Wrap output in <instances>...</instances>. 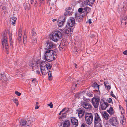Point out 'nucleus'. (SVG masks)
<instances>
[{
    "label": "nucleus",
    "mask_w": 127,
    "mask_h": 127,
    "mask_svg": "<svg viewBox=\"0 0 127 127\" xmlns=\"http://www.w3.org/2000/svg\"><path fill=\"white\" fill-rule=\"evenodd\" d=\"M57 20V19H53L52 21L53 22H54L55 21H56Z\"/></svg>",
    "instance_id": "57"
},
{
    "label": "nucleus",
    "mask_w": 127,
    "mask_h": 127,
    "mask_svg": "<svg viewBox=\"0 0 127 127\" xmlns=\"http://www.w3.org/2000/svg\"><path fill=\"white\" fill-rule=\"evenodd\" d=\"M15 94L18 96H20L21 95V93L17 91H15Z\"/></svg>",
    "instance_id": "41"
},
{
    "label": "nucleus",
    "mask_w": 127,
    "mask_h": 127,
    "mask_svg": "<svg viewBox=\"0 0 127 127\" xmlns=\"http://www.w3.org/2000/svg\"><path fill=\"white\" fill-rule=\"evenodd\" d=\"M125 101L126 102V107L127 108V99Z\"/></svg>",
    "instance_id": "58"
},
{
    "label": "nucleus",
    "mask_w": 127,
    "mask_h": 127,
    "mask_svg": "<svg viewBox=\"0 0 127 127\" xmlns=\"http://www.w3.org/2000/svg\"><path fill=\"white\" fill-rule=\"evenodd\" d=\"M75 17H76V18H77V15H75Z\"/></svg>",
    "instance_id": "63"
},
{
    "label": "nucleus",
    "mask_w": 127,
    "mask_h": 127,
    "mask_svg": "<svg viewBox=\"0 0 127 127\" xmlns=\"http://www.w3.org/2000/svg\"><path fill=\"white\" fill-rule=\"evenodd\" d=\"M75 24V19L72 17H70L67 22V26L70 27H72Z\"/></svg>",
    "instance_id": "10"
},
{
    "label": "nucleus",
    "mask_w": 127,
    "mask_h": 127,
    "mask_svg": "<svg viewBox=\"0 0 127 127\" xmlns=\"http://www.w3.org/2000/svg\"><path fill=\"white\" fill-rule=\"evenodd\" d=\"M66 113L64 112L62 113V116L63 117H64L66 116Z\"/></svg>",
    "instance_id": "46"
},
{
    "label": "nucleus",
    "mask_w": 127,
    "mask_h": 127,
    "mask_svg": "<svg viewBox=\"0 0 127 127\" xmlns=\"http://www.w3.org/2000/svg\"><path fill=\"white\" fill-rule=\"evenodd\" d=\"M2 9L3 10H4V11L5 12V10L6 9L5 8V7H3L2 8Z\"/></svg>",
    "instance_id": "52"
},
{
    "label": "nucleus",
    "mask_w": 127,
    "mask_h": 127,
    "mask_svg": "<svg viewBox=\"0 0 127 127\" xmlns=\"http://www.w3.org/2000/svg\"><path fill=\"white\" fill-rule=\"evenodd\" d=\"M92 19H89L86 22V23H89L90 24L92 23L91 22Z\"/></svg>",
    "instance_id": "42"
},
{
    "label": "nucleus",
    "mask_w": 127,
    "mask_h": 127,
    "mask_svg": "<svg viewBox=\"0 0 127 127\" xmlns=\"http://www.w3.org/2000/svg\"><path fill=\"white\" fill-rule=\"evenodd\" d=\"M68 110V109L67 108H63L61 111L63 112H64L66 113L67 112V111Z\"/></svg>",
    "instance_id": "34"
},
{
    "label": "nucleus",
    "mask_w": 127,
    "mask_h": 127,
    "mask_svg": "<svg viewBox=\"0 0 127 127\" xmlns=\"http://www.w3.org/2000/svg\"><path fill=\"white\" fill-rule=\"evenodd\" d=\"M66 12L64 13V15L65 16L67 15H68L71 14V13L69 10H65Z\"/></svg>",
    "instance_id": "31"
},
{
    "label": "nucleus",
    "mask_w": 127,
    "mask_h": 127,
    "mask_svg": "<svg viewBox=\"0 0 127 127\" xmlns=\"http://www.w3.org/2000/svg\"><path fill=\"white\" fill-rule=\"evenodd\" d=\"M44 0H39V4H40V6H41V3H42V2L43 3V2L44 1Z\"/></svg>",
    "instance_id": "48"
},
{
    "label": "nucleus",
    "mask_w": 127,
    "mask_h": 127,
    "mask_svg": "<svg viewBox=\"0 0 127 127\" xmlns=\"http://www.w3.org/2000/svg\"><path fill=\"white\" fill-rule=\"evenodd\" d=\"M102 120L98 113L95 114L94 117V125L102 124Z\"/></svg>",
    "instance_id": "5"
},
{
    "label": "nucleus",
    "mask_w": 127,
    "mask_h": 127,
    "mask_svg": "<svg viewBox=\"0 0 127 127\" xmlns=\"http://www.w3.org/2000/svg\"><path fill=\"white\" fill-rule=\"evenodd\" d=\"M100 100V99L98 98L94 97L92 99L93 105L95 108H97L98 107Z\"/></svg>",
    "instance_id": "9"
},
{
    "label": "nucleus",
    "mask_w": 127,
    "mask_h": 127,
    "mask_svg": "<svg viewBox=\"0 0 127 127\" xmlns=\"http://www.w3.org/2000/svg\"><path fill=\"white\" fill-rule=\"evenodd\" d=\"M24 7L25 9L26 10V4H25L24 5Z\"/></svg>",
    "instance_id": "53"
},
{
    "label": "nucleus",
    "mask_w": 127,
    "mask_h": 127,
    "mask_svg": "<svg viewBox=\"0 0 127 127\" xmlns=\"http://www.w3.org/2000/svg\"><path fill=\"white\" fill-rule=\"evenodd\" d=\"M104 84L106 88L108 90H109L111 89V87L109 85V84L108 83L104 82Z\"/></svg>",
    "instance_id": "24"
},
{
    "label": "nucleus",
    "mask_w": 127,
    "mask_h": 127,
    "mask_svg": "<svg viewBox=\"0 0 127 127\" xmlns=\"http://www.w3.org/2000/svg\"><path fill=\"white\" fill-rule=\"evenodd\" d=\"M83 106L85 108L89 109L91 108L92 106L91 104L87 102H83Z\"/></svg>",
    "instance_id": "17"
},
{
    "label": "nucleus",
    "mask_w": 127,
    "mask_h": 127,
    "mask_svg": "<svg viewBox=\"0 0 127 127\" xmlns=\"http://www.w3.org/2000/svg\"><path fill=\"white\" fill-rule=\"evenodd\" d=\"M109 123L111 125L115 126H116L118 124L117 119L114 117H111L110 119Z\"/></svg>",
    "instance_id": "11"
},
{
    "label": "nucleus",
    "mask_w": 127,
    "mask_h": 127,
    "mask_svg": "<svg viewBox=\"0 0 127 127\" xmlns=\"http://www.w3.org/2000/svg\"><path fill=\"white\" fill-rule=\"evenodd\" d=\"M81 127H88L87 125L85 123H83L81 126Z\"/></svg>",
    "instance_id": "40"
},
{
    "label": "nucleus",
    "mask_w": 127,
    "mask_h": 127,
    "mask_svg": "<svg viewBox=\"0 0 127 127\" xmlns=\"http://www.w3.org/2000/svg\"><path fill=\"white\" fill-rule=\"evenodd\" d=\"M55 52L52 50H48L44 54L45 59L49 62L54 60L56 57Z\"/></svg>",
    "instance_id": "2"
},
{
    "label": "nucleus",
    "mask_w": 127,
    "mask_h": 127,
    "mask_svg": "<svg viewBox=\"0 0 127 127\" xmlns=\"http://www.w3.org/2000/svg\"><path fill=\"white\" fill-rule=\"evenodd\" d=\"M63 24L64 22L63 21H58V26L60 27L62 26L63 25Z\"/></svg>",
    "instance_id": "30"
},
{
    "label": "nucleus",
    "mask_w": 127,
    "mask_h": 127,
    "mask_svg": "<svg viewBox=\"0 0 127 127\" xmlns=\"http://www.w3.org/2000/svg\"><path fill=\"white\" fill-rule=\"evenodd\" d=\"M85 122L87 124L90 125L92 123L93 120V116L91 113H88L85 116Z\"/></svg>",
    "instance_id": "6"
},
{
    "label": "nucleus",
    "mask_w": 127,
    "mask_h": 127,
    "mask_svg": "<svg viewBox=\"0 0 127 127\" xmlns=\"http://www.w3.org/2000/svg\"><path fill=\"white\" fill-rule=\"evenodd\" d=\"M14 102L16 104L17 106L18 104V101L17 99L16 98H15L13 100Z\"/></svg>",
    "instance_id": "33"
},
{
    "label": "nucleus",
    "mask_w": 127,
    "mask_h": 127,
    "mask_svg": "<svg viewBox=\"0 0 127 127\" xmlns=\"http://www.w3.org/2000/svg\"><path fill=\"white\" fill-rule=\"evenodd\" d=\"M2 44L3 48H4V46L6 51L8 52V39L7 37L4 36L3 37L2 39Z\"/></svg>",
    "instance_id": "7"
},
{
    "label": "nucleus",
    "mask_w": 127,
    "mask_h": 127,
    "mask_svg": "<svg viewBox=\"0 0 127 127\" xmlns=\"http://www.w3.org/2000/svg\"><path fill=\"white\" fill-rule=\"evenodd\" d=\"M32 41L34 43H37V40L35 38H34L33 39Z\"/></svg>",
    "instance_id": "44"
},
{
    "label": "nucleus",
    "mask_w": 127,
    "mask_h": 127,
    "mask_svg": "<svg viewBox=\"0 0 127 127\" xmlns=\"http://www.w3.org/2000/svg\"><path fill=\"white\" fill-rule=\"evenodd\" d=\"M27 38V36L26 35V34H25L24 33V38H23V43L24 44H25V43L24 42L25 41V40H26V41Z\"/></svg>",
    "instance_id": "36"
},
{
    "label": "nucleus",
    "mask_w": 127,
    "mask_h": 127,
    "mask_svg": "<svg viewBox=\"0 0 127 127\" xmlns=\"http://www.w3.org/2000/svg\"><path fill=\"white\" fill-rule=\"evenodd\" d=\"M12 35L11 34H10L9 35V42H10V44L11 45L12 44Z\"/></svg>",
    "instance_id": "35"
},
{
    "label": "nucleus",
    "mask_w": 127,
    "mask_h": 127,
    "mask_svg": "<svg viewBox=\"0 0 127 127\" xmlns=\"http://www.w3.org/2000/svg\"><path fill=\"white\" fill-rule=\"evenodd\" d=\"M101 115L103 118L106 120H108L110 117L108 114L106 112H104L101 113Z\"/></svg>",
    "instance_id": "15"
},
{
    "label": "nucleus",
    "mask_w": 127,
    "mask_h": 127,
    "mask_svg": "<svg viewBox=\"0 0 127 127\" xmlns=\"http://www.w3.org/2000/svg\"><path fill=\"white\" fill-rule=\"evenodd\" d=\"M62 37V33L59 31H56L52 33L51 38L54 41L57 42L60 40Z\"/></svg>",
    "instance_id": "3"
},
{
    "label": "nucleus",
    "mask_w": 127,
    "mask_h": 127,
    "mask_svg": "<svg viewBox=\"0 0 127 127\" xmlns=\"http://www.w3.org/2000/svg\"><path fill=\"white\" fill-rule=\"evenodd\" d=\"M93 86L95 87H96L98 88V89L99 88V86L96 83H95V84H94Z\"/></svg>",
    "instance_id": "43"
},
{
    "label": "nucleus",
    "mask_w": 127,
    "mask_h": 127,
    "mask_svg": "<svg viewBox=\"0 0 127 127\" xmlns=\"http://www.w3.org/2000/svg\"><path fill=\"white\" fill-rule=\"evenodd\" d=\"M73 29L71 28H68L66 29H65L64 31V32L65 34H68L69 33H71V32H72Z\"/></svg>",
    "instance_id": "19"
},
{
    "label": "nucleus",
    "mask_w": 127,
    "mask_h": 127,
    "mask_svg": "<svg viewBox=\"0 0 127 127\" xmlns=\"http://www.w3.org/2000/svg\"><path fill=\"white\" fill-rule=\"evenodd\" d=\"M126 122L125 118H122L121 119L120 123L123 125H125Z\"/></svg>",
    "instance_id": "26"
},
{
    "label": "nucleus",
    "mask_w": 127,
    "mask_h": 127,
    "mask_svg": "<svg viewBox=\"0 0 127 127\" xmlns=\"http://www.w3.org/2000/svg\"><path fill=\"white\" fill-rule=\"evenodd\" d=\"M108 101L109 103H110L112 101V99L110 98H109L108 99Z\"/></svg>",
    "instance_id": "49"
},
{
    "label": "nucleus",
    "mask_w": 127,
    "mask_h": 127,
    "mask_svg": "<svg viewBox=\"0 0 127 127\" xmlns=\"http://www.w3.org/2000/svg\"><path fill=\"white\" fill-rule=\"evenodd\" d=\"M124 23L125 25H127V17L123 18L121 21V25Z\"/></svg>",
    "instance_id": "21"
},
{
    "label": "nucleus",
    "mask_w": 127,
    "mask_h": 127,
    "mask_svg": "<svg viewBox=\"0 0 127 127\" xmlns=\"http://www.w3.org/2000/svg\"><path fill=\"white\" fill-rule=\"evenodd\" d=\"M123 54L124 55H127V50H126L124 51L123 52Z\"/></svg>",
    "instance_id": "50"
},
{
    "label": "nucleus",
    "mask_w": 127,
    "mask_h": 127,
    "mask_svg": "<svg viewBox=\"0 0 127 127\" xmlns=\"http://www.w3.org/2000/svg\"><path fill=\"white\" fill-rule=\"evenodd\" d=\"M70 80L73 84V86L76 87L77 86L76 83L78 82V80H76L75 79L71 77H70Z\"/></svg>",
    "instance_id": "18"
},
{
    "label": "nucleus",
    "mask_w": 127,
    "mask_h": 127,
    "mask_svg": "<svg viewBox=\"0 0 127 127\" xmlns=\"http://www.w3.org/2000/svg\"><path fill=\"white\" fill-rule=\"evenodd\" d=\"M79 117H82L83 116L85 112V111L84 109H80L78 110L77 111Z\"/></svg>",
    "instance_id": "16"
},
{
    "label": "nucleus",
    "mask_w": 127,
    "mask_h": 127,
    "mask_svg": "<svg viewBox=\"0 0 127 127\" xmlns=\"http://www.w3.org/2000/svg\"><path fill=\"white\" fill-rule=\"evenodd\" d=\"M111 95L113 97H114V98H116V96L114 94H113V93L112 91H111Z\"/></svg>",
    "instance_id": "38"
},
{
    "label": "nucleus",
    "mask_w": 127,
    "mask_h": 127,
    "mask_svg": "<svg viewBox=\"0 0 127 127\" xmlns=\"http://www.w3.org/2000/svg\"><path fill=\"white\" fill-rule=\"evenodd\" d=\"M102 124L97 125H94V127H102Z\"/></svg>",
    "instance_id": "39"
},
{
    "label": "nucleus",
    "mask_w": 127,
    "mask_h": 127,
    "mask_svg": "<svg viewBox=\"0 0 127 127\" xmlns=\"http://www.w3.org/2000/svg\"><path fill=\"white\" fill-rule=\"evenodd\" d=\"M90 10L91 9L87 7L83 8L82 7L78 9V11L80 14H82L81 16L82 17L84 16L86 14H87Z\"/></svg>",
    "instance_id": "4"
},
{
    "label": "nucleus",
    "mask_w": 127,
    "mask_h": 127,
    "mask_svg": "<svg viewBox=\"0 0 127 127\" xmlns=\"http://www.w3.org/2000/svg\"><path fill=\"white\" fill-rule=\"evenodd\" d=\"M50 0H48V2L50 3Z\"/></svg>",
    "instance_id": "62"
},
{
    "label": "nucleus",
    "mask_w": 127,
    "mask_h": 127,
    "mask_svg": "<svg viewBox=\"0 0 127 127\" xmlns=\"http://www.w3.org/2000/svg\"><path fill=\"white\" fill-rule=\"evenodd\" d=\"M39 108V106L37 105H36L35 107V109H37Z\"/></svg>",
    "instance_id": "54"
},
{
    "label": "nucleus",
    "mask_w": 127,
    "mask_h": 127,
    "mask_svg": "<svg viewBox=\"0 0 127 127\" xmlns=\"http://www.w3.org/2000/svg\"><path fill=\"white\" fill-rule=\"evenodd\" d=\"M72 8L70 7H68L66 8L65 10H70Z\"/></svg>",
    "instance_id": "47"
},
{
    "label": "nucleus",
    "mask_w": 127,
    "mask_h": 127,
    "mask_svg": "<svg viewBox=\"0 0 127 127\" xmlns=\"http://www.w3.org/2000/svg\"><path fill=\"white\" fill-rule=\"evenodd\" d=\"M54 45L53 43L49 40L47 41L44 45V48L46 50H50L53 48Z\"/></svg>",
    "instance_id": "8"
},
{
    "label": "nucleus",
    "mask_w": 127,
    "mask_h": 127,
    "mask_svg": "<svg viewBox=\"0 0 127 127\" xmlns=\"http://www.w3.org/2000/svg\"><path fill=\"white\" fill-rule=\"evenodd\" d=\"M101 108L103 110H105L108 106V104L107 102H105L104 101H102L100 102Z\"/></svg>",
    "instance_id": "12"
},
{
    "label": "nucleus",
    "mask_w": 127,
    "mask_h": 127,
    "mask_svg": "<svg viewBox=\"0 0 127 127\" xmlns=\"http://www.w3.org/2000/svg\"><path fill=\"white\" fill-rule=\"evenodd\" d=\"M107 111L110 115H112L113 113V110L112 107H111Z\"/></svg>",
    "instance_id": "27"
},
{
    "label": "nucleus",
    "mask_w": 127,
    "mask_h": 127,
    "mask_svg": "<svg viewBox=\"0 0 127 127\" xmlns=\"http://www.w3.org/2000/svg\"><path fill=\"white\" fill-rule=\"evenodd\" d=\"M119 107H121V106L120 105H119Z\"/></svg>",
    "instance_id": "64"
},
{
    "label": "nucleus",
    "mask_w": 127,
    "mask_h": 127,
    "mask_svg": "<svg viewBox=\"0 0 127 127\" xmlns=\"http://www.w3.org/2000/svg\"><path fill=\"white\" fill-rule=\"evenodd\" d=\"M35 30L34 28H33L32 30V37H34L35 36L36 34V33L35 32Z\"/></svg>",
    "instance_id": "29"
},
{
    "label": "nucleus",
    "mask_w": 127,
    "mask_h": 127,
    "mask_svg": "<svg viewBox=\"0 0 127 127\" xmlns=\"http://www.w3.org/2000/svg\"><path fill=\"white\" fill-rule=\"evenodd\" d=\"M26 122L27 121L25 120H21V121L20 122V125L21 126H23L25 127V125H26L25 124H26Z\"/></svg>",
    "instance_id": "25"
},
{
    "label": "nucleus",
    "mask_w": 127,
    "mask_h": 127,
    "mask_svg": "<svg viewBox=\"0 0 127 127\" xmlns=\"http://www.w3.org/2000/svg\"><path fill=\"white\" fill-rule=\"evenodd\" d=\"M36 72L38 74L40 73V72L38 70H36Z\"/></svg>",
    "instance_id": "59"
},
{
    "label": "nucleus",
    "mask_w": 127,
    "mask_h": 127,
    "mask_svg": "<svg viewBox=\"0 0 127 127\" xmlns=\"http://www.w3.org/2000/svg\"><path fill=\"white\" fill-rule=\"evenodd\" d=\"M95 0H86L85 2L83 3L82 5V6L83 7L84 4L85 5H91V4H93Z\"/></svg>",
    "instance_id": "13"
},
{
    "label": "nucleus",
    "mask_w": 127,
    "mask_h": 127,
    "mask_svg": "<svg viewBox=\"0 0 127 127\" xmlns=\"http://www.w3.org/2000/svg\"><path fill=\"white\" fill-rule=\"evenodd\" d=\"M39 104V103L38 102H37L36 103V105H38Z\"/></svg>",
    "instance_id": "61"
},
{
    "label": "nucleus",
    "mask_w": 127,
    "mask_h": 127,
    "mask_svg": "<svg viewBox=\"0 0 127 127\" xmlns=\"http://www.w3.org/2000/svg\"><path fill=\"white\" fill-rule=\"evenodd\" d=\"M40 66L41 72L43 75L47 74L48 69H51L52 66L50 64L45 61H41L40 63Z\"/></svg>",
    "instance_id": "1"
},
{
    "label": "nucleus",
    "mask_w": 127,
    "mask_h": 127,
    "mask_svg": "<svg viewBox=\"0 0 127 127\" xmlns=\"http://www.w3.org/2000/svg\"><path fill=\"white\" fill-rule=\"evenodd\" d=\"M47 105L48 106H49L51 108H52L53 107V105L52 102H50L49 104H48Z\"/></svg>",
    "instance_id": "37"
},
{
    "label": "nucleus",
    "mask_w": 127,
    "mask_h": 127,
    "mask_svg": "<svg viewBox=\"0 0 127 127\" xmlns=\"http://www.w3.org/2000/svg\"><path fill=\"white\" fill-rule=\"evenodd\" d=\"M31 121H27V122L25 124V127H30L32 125H31Z\"/></svg>",
    "instance_id": "23"
},
{
    "label": "nucleus",
    "mask_w": 127,
    "mask_h": 127,
    "mask_svg": "<svg viewBox=\"0 0 127 127\" xmlns=\"http://www.w3.org/2000/svg\"><path fill=\"white\" fill-rule=\"evenodd\" d=\"M62 112L61 111H60V113H59V115H61V113Z\"/></svg>",
    "instance_id": "60"
},
{
    "label": "nucleus",
    "mask_w": 127,
    "mask_h": 127,
    "mask_svg": "<svg viewBox=\"0 0 127 127\" xmlns=\"http://www.w3.org/2000/svg\"><path fill=\"white\" fill-rule=\"evenodd\" d=\"M48 79L49 80H51L52 78L51 71H50L48 72Z\"/></svg>",
    "instance_id": "28"
},
{
    "label": "nucleus",
    "mask_w": 127,
    "mask_h": 127,
    "mask_svg": "<svg viewBox=\"0 0 127 127\" xmlns=\"http://www.w3.org/2000/svg\"><path fill=\"white\" fill-rule=\"evenodd\" d=\"M22 31L21 29H20L19 30V34H18V37H21L22 33Z\"/></svg>",
    "instance_id": "32"
},
{
    "label": "nucleus",
    "mask_w": 127,
    "mask_h": 127,
    "mask_svg": "<svg viewBox=\"0 0 127 127\" xmlns=\"http://www.w3.org/2000/svg\"><path fill=\"white\" fill-rule=\"evenodd\" d=\"M74 65H75V68H77V64H76L75 63Z\"/></svg>",
    "instance_id": "55"
},
{
    "label": "nucleus",
    "mask_w": 127,
    "mask_h": 127,
    "mask_svg": "<svg viewBox=\"0 0 127 127\" xmlns=\"http://www.w3.org/2000/svg\"><path fill=\"white\" fill-rule=\"evenodd\" d=\"M32 82L33 83H35L36 82H37V79L35 78L34 79L32 80Z\"/></svg>",
    "instance_id": "45"
},
{
    "label": "nucleus",
    "mask_w": 127,
    "mask_h": 127,
    "mask_svg": "<svg viewBox=\"0 0 127 127\" xmlns=\"http://www.w3.org/2000/svg\"><path fill=\"white\" fill-rule=\"evenodd\" d=\"M21 37H19L18 40L19 41H21Z\"/></svg>",
    "instance_id": "56"
},
{
    "label": "nucleus",
    "mask_w": 127,
    "mask_h": 127,
    "mask_svg": "<svg viewBox=\"0 0 127 127\" xmlns=\"http://www.w3.org/2000/svg\"><path fill=\"white\" fill-rule=\"evenodd\" d=\"M37 5V3L36 1H35L34 2V5L35 7H36Z\"/></svg>",
    "instance_id": "51"
},
{
    "label": "nucleus",
    "mask_w": 127,
    "mask_h": 127,
    "mask_svg": "<svg viewBox=\"0 0 127 127\" xmlns=\"http://www.w3.org/2000/svg\"><path fill=\"white\" fill-rule=\"evenodd\" d=\"M71 122L72 125L74 126V127H76L78 125V120L74 118H71Z\"/></svg>",
    "instance_id": "14"
},
{
    "label": "nucleus",
    "mask_w": 127,
    "mask_h": 127,
    "mask_svg": "<svg viewBox=\"0 0 127 127\" xmlns=\"http://www.w3.org/2000/svg\"><path fill=\"white\" fill-rule=\"evenodd\" d=\"M70 121L69 120L65 121L63 124V127H69L70 125Z\"/></svg>",
    "instance_id": "20"
},
{
    "label": "nucleus",
    "mask_w": 127,
    "mask_h": 127,
    "mask_svg": "<svg viewBox=\"0 0 127 127\" xmlns=\"http://www.w3.org/2000/svg\"><path fill=\"white\" fill-rule=\"evenodd\" d=\"M17 18L16 17H13L11 18L10 20L11 23H12L13 25H14L15 24V23L16 20Z\"/></svg>",
    "instance_id": "22"
}]
</instances>
